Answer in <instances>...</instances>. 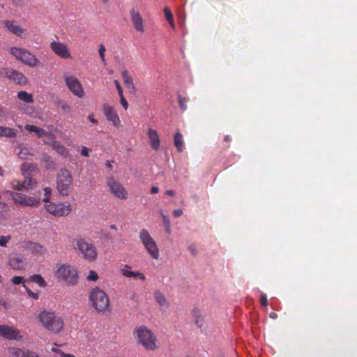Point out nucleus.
Listing matches in <instances>:
<instances>
[{"mask_svg":"<svg viewBox=\"0 0 357 357\" xmlns=\"http://www.w3.org/2000/svg\"><path fill=\"white\" fill-rule=\"evenodd\" d=\"M36 318L48 331L58 334L63 330V319L54 312L40 310Z\"/></svg>","mask_w":357,"mask_h":357,"instance_id":"obj_1","label":"nucleus"},{"mask_svg":"<svg viewBox=\"0 0 357 357\" xmlns=\"http://www.w3.org/2000/svg\"><path fill=\"white\" fill-rule=\"evenodd\" d=\"M89 301L92 306L98 312L105 313L109 310V298L107 294L99 287H95L91 289L89 294Z\"/></svg>","mask_w":357,"mask_h":357,"instance_id":"obj_2","label":"nucleus"},{"mask_svg":"<svg viewBox=\"0 0 357 357\" xmlns=\"http://www.w3.org/2000/svg\"><path fill=\"white\" fill-rule=\"evenodd\" d=\"M54 276L59 281L64 282L71 286L75 285L78 282L77 270L68 264H57Z\"/></svg>","mask_w":357,"mask_h":357,"instance_id":"obj_3","label":"nucleus"},{"mask_svg":"<svg viewBox=\"0 0 357 357\" xmlns=\"http://www.w3.org/2000/svg\"><path fill=\"white\" fill-rule=\"evenodd\" d=\"M134 334L138 344L142 345L146 350H154L156 347L153 333L145 326L137 328Z\"/></svg>","mask_w":357,"mask_h":357,"instance_id":"obj_4","label":"nucleus"},{"mask_svg":"<svg viewBox=\"0 0 357 357\" xmlns=\"http://www.w3.org/2000/svg\"><path fill=\"white\" fill-rule=\"evenodd\" d=\"M73 188V177L70 172L61 169L56 176V190L59 195L67 196L70 190Z\"/></svg>","mask_w":357,"mask_h":357,"instance_id":"obj_5","label":"nucleus"},{"mask_svg":"<svg viewBox=\"0 0 357 357\" xmlns=\"http://www.w3.org/2000/svg\"><path fill=\"white\" fill-rule=\"evenodd\" d=\"M10 53L21 63L31 68L36 67L39 65V60L36 56L29 51L21 48L14 47L10 49Z\"/></svg>","mask_w":357,"mask_h":357,"instance_id":"obj_6","label":"nucleus"},{"mask_svg":"<svg viewBox=\"0 0 357 357\" xmlns=\"http://www.w3.org/2000/svg\"><path fill=\"white\" fill-rule=\"evenodd\" d=\"M11 197L13 202L20 206H38L40 204V198L30 197L20 192L13 191L6 192Z\"/></svg>","mask_w":357,"mask_h":357,"instance_id":"obj_7","label":"nucleus"},{"mask_svg":"<svg viewBox=\"0 0 357 357\" xmlns=\"http://www.w3.org/2000/svg\"><path fill=\"white\" fill-rule=\"evenodd\" d=\"M77 248L83 255L84 258L88 261L95 260L97 257L96 248L83 239L77 241Z\"/></svg>","mask_w":357,"mask_h":357,"instance_id":"obj_8","label":"nucleus"},{"mask_svg":"<svg viewBox=\"0 0 357 357\" xmlns=\"http://www.w3.org/2000/svg\"><path fill=\"white\" fill-rule=\"evenodd\" d=\"M0 75H5L9 80L14 82L16 84L24 86L28 83V79L21 72L12 68H1Z\"/></svg>","mask_w":357,"mask_h":357,"instance_id":"obj_9","label":"nucleus"},{"mask_svg":"<svg viewBox=\"0 0 357 357\" xmlns=\"http://www.w3.org/2000/svg\"><path fill=\"white\" fill-rule=\"evenodd\" d=\"M46 211L54 216L68 215L72 211L70 204L59 202L58 204H50L45 206Z\"/></svg>","mask_w":357,"mask_h":357,"instance_id":"obj_10","label":"nucleus"},{"mask_svg":"<svg viewBox=\"0 0 357 357\" xmlns=\"http://www.w3.org/2000/svg\"><path fill=\"white\" fill-rule=\"evenodd\" d=\"M65 82L68 89L76 96L82 98L84 96V91L79 81L73 75H64Z\"/></svg>","mask_w":357,"mask_h":357,"instance_id":"obj_11","label":"nucleus"},{"mask_svg":"<svg viewBox=\"0 0 357 357\" xmlns=\"http://www.w3.org/2000/svg\"><path fill=\"white\" fill-rule=\"evenodd\" d=\"M111 192L119 199H125L127 198V193L123 185L113 177H110L107 181Z\"/></svg>","mask_w":357,"mask_h":357,"instance_id":"obj_12","label":"nucleus"},{"mask_svg":"<svg viewBox=\"0 0 357 357\" xmlns=\"http://www.w3.org/2000/svg\"><path fill=\"white\" fill-rule=\"evenodd\" d=\"M140 239L152 257L156 259V245L153 238L151 237L149 232L143 229L140 232Z\"/></svg>","mask_w":357,"mask_h":357,"instance_id":"obj_13","label":"nucleus"},{"mask_svg":"<svg viewBox=\"0 0 357 357\" xmlns=\"http://www.w3.org/2000/svg\"><path fill=\"white\" fill-rule=\"evenodd\" d=\"M50 47L52 51L61 58L69 59L71 57V54L67 45L63 43L54 40L51 42Z\"/></svg>","mask_w":357,"mask_h":357,"instance_id":"obj_14","label":"nucleus"},{"mask_svg":"<svg viewBox=\"0 0 357 357\" xmlns=\"http://www.w3.org/2000/svg\"><path fill=\"white\" fill-rule=\"evenodd\" d=\"M0 335L8 340H20L22 339L18 330L6 325L0 326Z\"/></svg>","mask_w":357,"mask_h":357,"instance_id":"obj_15","label":"nucleus"},{"mask_svg":"<svg viewBox=\"0 0 357 357\" xmlns=\"http://www.w3.org/2000/svg\"><path fill=\"white\" fill-rule=\"evenodd\" d=\"M103 112L107 121L112 122L114 126L119 127L120 126L119 117L111 106L107 104L103 105Z\"/></svg>","mask_w":357,"mask_h":357,"instance_id":"obj_16","label":"nucleus"},{"mask_svg":"<svg viewBox=\"0 0 357 357\" xmlns=\"http://www.w3.org/2000/svg\"><path fill=\"white\" fill-rule=\"evenodd\" d=\"M133 26L138 32L144 31V21L139 11L132 8L130 11Z\"/></svg>","mask_w":357,"mask_h":357,"instance_id":"obj_17","label":"nucleus"},{"mask_svg":"<svg viewBox=\"0 0 357 357\" xmlns=\"http://www.w3.org/2000/svg\"><path fill=\"white\" fill-rule=\"evenodd\" d=\"M9 353L12 357H41L35 351L20 348H10Z\"/></svg>","mask_w":357,"mask_h":357,"instance_id":"obj_18","label":"nucleus"},{"mask_svg":"<svg viewBox=\"0 0 357 357\" xmlns=\"http://www.w3.org/2000/svg\"><path fill=\"white\" fill-rule=\"evenodd\" d=\"M123 79V83L129 90L130 93L132 95H135L137 90L133 83L132 77L129 75L128 71L123 70L121 73Z\"/></svg>","mask_w":357,"mask_h":357,"instance_id":"obj_19","label":"nucleus"},{"mask_svg":"<svg viewBox=\"0 0 357 357\" xmlns=\"http://www.w3.org/2000/svg\"><path fill=\"white\" fill-rule=\"evenodd\" d=\"M4 24L9 31L18 36H22L24 33V30L15 21H6L4 22Z\"/></svg>","mask_w":357,"mask_h":357,"instance_id":"obj_20","label":"nucleus"},{"mask_svg":"<svg viewBox=\"0 0 357 357\" xmlns=\"http://www.w3.org/2000/svg\"><path fill=\"white\" fill-rule=\"evenodd\" d=\"M9 264L10 266L15 270H22L24 269L26 266L24 260L18 257H13L10 258Z\"/></svg>","mask_w":357,"mask_h":357,"instance_id":"obj_21","label":"nucleus"},{"mask_svg":"<svg viewBox=\"0 0 357 357\" xmlns=\"http://www.w3.org/2000/svg\"><path fill=\"white\" fill-rule=\"evenodd\" d=\"M27 248L33 254L36 255H44L46 253V249L39 243H29L27 245Z\"/></svg>","mask_w":357,"mask_h":357,"instance_id":"obj_22","label":"nucleus"},{"mask_svg":"<svg viewBox=\"0 0 357 357\" xmlns=\"http://www.w3.org/2000/svg\"><path fill=\"white\" fill-rule=\"evenodd\" d=\"M54 104L55 106L60 107L62 113L64 114H68L71 112L70 106L64 100L60 98H56L54 100Z\"/></svg>","mask_w":357,"mask_h":357,"instance_id":"obj_23","label":"nucleus"},{"mask_svg":"<svg viewBox=\"0 0 357 357\" xmlns=\"http://www.w3.org/2000/svg\"><path fill=\"white\" fill-rule=\"evenodd\" d=\"M21 170L24 176H29L31 173H36L38 169L36 166L31 163H23L21 165Z\"/></svg>","mask_w":357,"mask_h":357,"instance_id":"obj_24","label":"nucleus"},{"mask_svg":"<svg viewBox=\"0 0 357 357\" xmlns=\"http://www.w3.org/2000/svg\"><path fill=\"white\" fill-rule=\"evenodd\" d=\"M25 129L31 132H35L38 137H43L49 135L45 130L33 125H26Z\"/></svg>","mask_w":357,"mask_h":357,"instance_id":"obj_25","label":"nucleus"},{"mask_svg":"<svg viewBox=\"0 0 357 357\" xmlns=\"http://www.w3.org/2000/svg\"><path fill=\"white\" fill-rule=\"evenodd\" d=\"M17 131L11 128L0 126V137H15Z\"/></svg>","mask_w":357,"mask_h":357,"instance_id":"obj_26","label":"nucleus"},{"mask_svg":"<svg viewBox=\"0 0 357 357\" xmlns=\"http://www.w3.org/2000/svg\"><path fill=\"white\" fill-rule=\"evenodd\" d=\"M25 179L23 182V185L25 186L24 190H33L37 186V182L32 178L30 176H24Z\"/></svg>","mask_w":357,"mask_h":357,"instance_id":"obj_27","label":"nucleus"},{"mask_svg":"<svg viewBox=\"0 0 357 357\" xmlns=\"http://www.w3.org/2000/svg\"><path fill=\"white\" fill-rule=\"evenodd\" d=\"M121 273L126 277L136 278L139 276L142 280H145L144 275L139 271H130L127 269H121Z\"/></svg>","mask_w":357,"mask_h":357,"instance_id":"obj_28","label":"nucleus"},{"mask_svg":"<svg viewBox=\"0 0 357 357\" xmlns=\"http://www.w3.org/2000/svg\"><path fill=\"white\" fill-rule=\"evenodd\" d=\"M17 98L26 103H31L33 102L32 96L26 91H20L17 93Z\"/></svg>","mask_w":357,"mask_h":357,"instance_id":"obj_29","label":"nucleus"},{"mask_svg":"<svg viewBox=\"0 0 357 357\" xmlns=\"http://www.w3.org/2000/svg\"><path fill=\"white\" fill-rule=\"evenodd\" d=\"M148 135L150 138V142L152 148L153 149H156V131L153 130L152 128H149Z\"/></svg>","mask_w":357,"mask_h":357,"instance_id":"obj_30","label":"nucleus"},{"mask_svg":"<svg viewBox=\"0 0 357 357\" xmlns=\"http://www.w3.org/2000/svg\"><path fill=\"white\" fill-rule=\"evenodd\" d=\"M18 157L22 160H29L32 154L29 151V149L23 148L17 153Z\"/></svg>","mask_w":357,"mask_h":357,"instance_id":"obj_31","label":"nucleus"},{"mask_svg":"<svg viewBox=\"0 0 357 357\" xmlns=\"http://www.w3.org/2000/svg\"><path fill=\"white\" fill-rule=\"evenodd\" d=\"M11 188L17 191L24 190L25 186L23 185V182L19 180H13L10 183Z\"/></svg>","mask_w":357,"mask_h":357,"instance_id":"obj_32","label":"nucleus"},{"mask_svg":"<svg viewBox=\"0 0 357 357\" xmlns=\"http://www.w3.org/2000/svg\"><path fill=\"white\" fill-rule=\"evenodd\" d=\"M31 281L35 283H37L41 287H44L46 285L45 280L39 274L33 275L31 277Z\"/></svg>","mask_w":357,"mask_h":357,"instance_id":"obj_33","label":"nucleus"},{"mask_svg":"<svg viewBox=\"0 0 357 357\" xmlns=\"http://www.w3.org/2000/svg\"><path fill=\"white\" fill-rule=\"evenodd\" d=\"M0 211L2 212L0 215V219L6 220L9 208L4 202H0Z\"/></svg>","mask_w":357,"mask_h":357,"instance_id":"obj_34","label":"nucleus"},{"mask_svg":"<svg viewBox=\"0 0 357 357\" xmlns=\"http://www.w3.org/2000/svg\"><path fill=\"white\" fill-rule=\"evenodd\" d=\"M52 146L54 150L57 151L59 153L61 154H64L66 152L65 147L57 142H54L52 144Z\"/></svg>","mask_w":357,"mask_h":357,"instance_id":"obj_35","label":"nucleus"},{"mask_svg":"<svg viewBox=\"0 0 357 357\" xmlns=\"http://www.w3.org/2000/svg\"><path fill=\"white\" fill-rule=\"evenodd\" d=\"M105 46L103 45H102V44L100 45L98 52H99V54H100V56L101 58V61H102L103 65L106 66L107 63H106V61H105Z\"/></svg>","mask_w":357,"mask_h":357,"instance_id":"obj_36","label":"nucleus"},{"mask_svg":"<svg viewBox=\"0 0 357 357\" xmlns=\"http://www.w3.org/2000/svg\"><path fill=\"white\" fill-rule=\"evenodd\" d=\"M10 236H0V246L1 247H5L6 246L8 242L10 241Z\"/></svg>","mask_w":357,"mask_h":357,"instance_id":"obj_37","label":"nucleus"},{"mask_svg":"<svg viewBox=\"0 0 357 357\" xmlns=\"http://www.w3.org/2000/svg\"><path fill=\"white\" fill-rule=\"evenodd\" d=\"M87 279L91 281H96L98 279V275L96 271L91 270L89 272Z\"/></svg>","mask_w":357,"mask_h":357,"instance_id":"obj_38","label":"nucleus"},{"mask_svg":"<svg viewBox=\"0 0 357 357\" xmlns=\"http://www.w3.org/2000/svg\"><path fill=\"white\" fill-rule=\"evenodd\" d=\"M12 282L15 284H20L23 281V278L22 276H15L12 278Z\"/></svg>","mask_w":357,"mask_h":357,"instance_id":"obj_39","label":"nucleus"},{"mask_svg":"<svg viewBox=\"0 0 357 357\" xmlns=\"http://www.w3.org/2000/svg\"><path fill=\"white\" fill-rule=\"evenodd\" d=\"M120 98H121V104L122 105V106L123 107V108L125 109H127L128 107V103L127 100L124 98L123 95L120 96Z\"/></svg>","mask_w":357,"mask_h":357,"instance_id":"obj_40","label":"nucleus"},{"mask_svg":"<svg viewBox=\"0 0 357 357\" xmlns=\"http://www.w3.org/2000/svg\"><path fill=\"white\" fill-rule=\"evenodd\" d=\"M114 82H115V85H116V87L118 91L119 96H123V90H122V88L121 87L119 82L117 80H115Z\"/></svg>","mask_w":357,"mask_h":357,"instance_id":"obj_41","label":"nucleus"},{"mask_svg":"<svg viewBox=\"0 0 357 357\" xmlns=\"http://www.w3.org/2000/svg\"><path fill=\"white\" fill-rule=\"evenodd\" d=\"M13 3L17 7H22L24 5L23 0H12Z\"/></svg>","mask_w":357,"mask_h":357,"instance_id":"obj_42","label":"nucleus"},{"mask_svg":"<svg viewBox=\"0 0 357 357\" xmlns=\"http://www.w3.org/2000/svg\"><path fill=\"white\" fill-rule=\"evenodd\" d=\"M26 292L30 297H31L34 299H38V294L32 292L29 289H26Z\"/></svg>","mask_w":357,"mask_h":357,"instance_id":"obj_43","label":"nucleus"},{"mask_svg":"<svg viewBox=\"0 0 357 357\" xmlns=\"http://www.w3.org/2000/svg\"><path fill=\"white\" fill-rule=\"evenodd\" d=\"M89 149L88 148L86 147H83L82 151H81V155L84 156V157H88L89 156Z\"/></svg>","mask_w":357,"mask_h":357,"instance_id":"obj_44","label":"nucleus"},{"mask_svg":"<svg viewBox=\"0 0 357 357\" xmlns=\"http://www.w3.org/2000/svg\"><path fill=\"white\" fill-rule=\"evenodd\" d=\"M59 354H60L61 357H74L73 355L70 354H66V353L63 352L62 351H59Z\"/></svg>","mask_w":357,"mask_h":357,"instance_id":"obj_45","label":"nucleus"},{"mask_svg":"<svg viewBox=\"0 0 357 357\" xmlns=\"http://www.w3.org/2000/svg\"><path fill=\"white\" fill-rule=\"evenodd\" d=\"M105 165L107 167V168L109 169V171H112V165L111 164V162L109 160H107L106 161V163H105Z\"/></svg>","mask_w":357,"mask_h":357,"instance_id":"obj_46","label":"nucleus"},{"mask_svg":"<svg viewBox=\"0 0 357 357\" xmlns=\"http://www.w3.org/2000/svg\"><path fill=\"white\" fill-rule=\"evenodd\" d=\"M88 119H89V121L91 122H92L93 123H97V121L93 118V114L89 115Z\"/></svg>","mask_w":357,"mask_h":357,"instance_id":"obj_47","label":"nucleus"},{"mask_svg":"<svg viewBox=\"0 0 357 357\" xmlns=\"http://www.w3.org/2000/svg\"><path fill=\"white\" fill-rule=\"evenodd\" d=\"M44 191H45V195L47 196H49L51 193V189L50 188H45L44 189Z\"/></svg>","mask_w":357,"mask_h":357,"instance_id":"obj_48","label":"nucleus"},{"mask_svg":"<svg viewBox=\"0 0 357 357\" xmlns=\"http://www.w3.org/2000/svg\"><path fill=\"white\" fill-rule=\"evenodd\" d=\"M157 191L156 186H153L151 189V192L153 194H155Z\"/></svg>","mask_w":357,"mask_h":357,"instance_id":"obj_49","label":"nucleus"},{"mask_svg":"<svg viewBox=\"0 0 357 357\" xmlns=\"http://www.w3.org/2000/svg\"><path fill=\"white\" fill-rule=\"evenodd\" d=\"M52 351L53 352H56V353H59V351H61L60 349H57V348H55V347H52Z\"/></svg>","mask_w":357,"mask_h":357,"instance_id":"obj_50","label":"nucleus"},{"mask_svg":"<svg viewBox=\"0 0 357 357\" xmlns=\"http://www.w3.org/2000/svg\"><path fill=\"white\" fill-rule=\"evenodd\" d=\"M5 116V113L3 110L0 107V117H3Z\"/></svg>","mask_w":357,"mask_h":357,"instance_id":"obj_51","label":"nucleus"},{"mask_svg":"<svg viewBox=\"0 0 357 357\" xmlns=\"http://www.w3.org/2000/svg\"><path fill=\"white\" fill-rule=\"evenodd\" d=\"M0 305H2L3 306H4L6 308H7V303H5V302H2L1 300L0 299Z\"/></svg>","mask_w":357,"mask_h":357,"instance_id":"obj_52","label":"nucleus"},{"mask_svg":"<svg viewBox=\"0 0 357 357\" xmlns=\"http://www.w3.org/2000/svg\"><path fill=\"white\" fill-rule=\"evenodd\" d=\"M110 228L112 229H114V230H116L117 229L116 226L115 225H110Z\"/></svg>","mask_w":357,"mask_h":357,"instance_id":"obj_53","label":"nucleus"},{"mask_svg":"<svg viewBox=\"0 0 357 357\" xmlns=\"http://www.w3.org/2000/svg\"><path fill=\"white\" fill-rule=\"evenodd\" d=\"M102 3L104 4H107L109 2V0H101Z\"/></svg>","mask_w":357,"mask_h":357,"instance_id":"obj_54","label":"nucleus"},{"mask_svg":"<svg viewBox=\"0 0 357 357\" xmlns=\"http://www.w3.org/2000/svg\"><path fill=\"white\" fill-rule=\"evenodd\" d=\"M50 200V198H49V196H47V197H45L44 199H43V202H48Z\"/></svg>","mask_w":357,"mask_h":357,"instance_id":"obj_55","label":"nucleus"},{"mask_svg":"<svg viewBox=\"0 0 357 357\" xmlns=\"http://www.w3.org/2000/svg\"><path fill=\"white\" fill-rule=\"evenodd\" d=\"M135 297V294L134 293H131L130 295V298H134Z\"/></svg>","mask_w":357,"mask_h":357,"instance_id":"obj_56","label":"nucleus"},{"mask_svg":"<svg viewBox=\"0 0 357 357\" xmlns=\"http://www.w3.org/2000/svg\"><path fill=\"white\" fill-rule=\"evenodd\" d=\"M0 176H3V170L1 167H0Z\"/></svg>","mask_w":357,"mask_h":357,"instance_id":"obj_57","label":"nucleus"},{"mask_svg":"<svg viewBox=\"0 0 357 357\" xmlns=\"http://www.w3.org/2000/svg\"><path fill=\"white\" fill-rule=\"evenodd\" d=\"M125 267H126V268H130V267L129 266H127V265H126V266H125Z\"/></svg>","mask_w":357,"mask_h":357,"instance_id":"obj_58","label":"nucleus"}]
</instances>
